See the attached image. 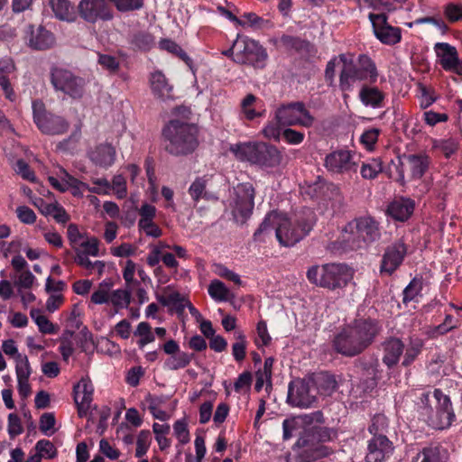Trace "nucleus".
<instances>
[{"label":"nucleus","instance_id":"obj_3","mask_svg":"<svg viewBox=\"0 0 462 462\" xmlns=\"http://www.w3.org/2000/svg\"><path fill=\"white\" fill-rule=\"evenodd\" d=\"M417 405L422 420L433 429H447L455 419L449 397L439 389L434 390L433 393L422 392Z\"/></svg>","mask_w":462,"mask_h":462},{"label":"nucleus","instance_id":"obj_58","mask_svg":"<svg viewBox=\"0 0 462 462\" xmlns=\"http://www.w3.org/2000/svg\"><path fill=\"white\" fill-rule=\"evenodd\" d=\"M119 12H130L143 7V0H109Z\"/></svg>","mask_w":462,"mask_h":462},{"label":"nucleus","instance_id":"obj_23","mask_svg":"<svg viewBox=\"0 0 462 462\" xmlns=\"http://www.w3.org/2000/svg\"><path fill=\"white\" fill-rule=\"evenodd\" d=\"M116 148L107 143H100L89 152L91 162L102 168L112 166L116 161Z\"/></svg>","mask_w":462,"mask_h":462},{"label":"nucleus","instance_id":"obj_6","mask_svg":"<svg viewBox=\"0 0 462 462\" xmlns=\"http://www.w3.org/2000/svg\"><path fill=\"white\" fill-rule=\"evenodd\" d=\"M340 60H342V66L339 75V88L342 91L353 90L354 84L357 81L366 79L371 83L376 81L378 76L376 67L366 55L359 56L357 63H355L346 54H340Z\"/></svg>","mask_w":462,"mask_h":462},{"label":"nucleus","instance_id":"obj_20","mask_svg":"<svg viewBox=\"0 0 462 462\" xmlns=\"http://www.w3.org/2000/svg\"><path fill=\"white\" fill-rule=\"evenodd\" d=\"M393 452V443L385 435L373 437L367 445L366 462H383Z\"/></svg>","mask_w":462,"mask_h":462},{"label":"nucleus","instance_id":"obj_13","mask_svg":"<svg viewBox=\"0 0 462 462\" xmlns=\"http://www.w3.org/2000/svg\"><path fill=\"white\" fill-rule=\"evenodd\" d=\"M316 402V388L310 380L295 379L289 383L287 402L293 407L307 409Z\"/></svg>","mask_w":462,"mask_h":462},{"label":"nucleus","instance_id":"obj_42","mask_svg":"<svg viewBox=\"0 0 462 462\" xmlns=\"http://www.w3.org/2000/svg\"><path fill=\"white\" fill-rule=\"evenodd\" d=\"M383 171V164L379 158H373L362 164L360 172L364 179H374Z\"/></svg>","mask_w":462,"mask_h":462},{"label":"nucleus","instance_id":"obj_57","mask_svg":"<svg viewBox=\"0 0 462 462\" xmlns=\"http://www.w3.org/2000/svg\"><path fill=\"white\" fill-rule=\"evenodd\" d=\"M272 337L267 329V324L264 320H260L256 326L255 344L258 347L267 346L271 342Z\"/></svg>","mask_w":462,"mask_h":462},{"label":"nucleus","instance_id":"obj_36","mask_svg":"<svg viewBox=\"0 0 462 462\" xmlns=\"http://www.w3.org/2000/svg\"><path fill=\"white\" fill-rule=\"evenodd\" d=\"M99 240L95 236H87L79 247L73 249L75 252V257H79V254H83L84 256L89 257H97L100 255L99 250Z\"/></svg>","mask_w":462,"mask_h":462},{"label":"nucleus","instance_id":"obj_24","mask_svg":"<svg viewBox=\"0 0 462 462\" xmlns=\"http://www.w3.org/2000/svg\"><path fill=\"white\" fill-rule=\"evenodd\" d=\"M209 180L210 177L204 175L196 178L192 181L188 192L194 202L198 203L200 199L208 201H215L218 199V197L215 192H211L207 189Z\"/></svg>","mask_w":462,"mask_h":462},{"label":"nucleus","instance_id":"obj_19","mask_svg":"<svg viewBox=\"0 0 462 462\" xmlns=\"http://www.w3.org/2000/svg\"><path fill=\"white\" fill-rule=\"evenodd\" d=\"M407 254V247L402 240H398L387 246L383 255L381 273L392 274L402 263Z\"/></svg>","mask_w":462,"mask_h":462},{"label":"nucleus","instance_id":"obj_1","mask_svg":"<svg viewBox=\"0 0 462 462\" xmlns=\"http://www.w3.org/2000/svg\"><path fill=\"white\" fill-rule=\"evenodd\" d=\"M315 221V214L310 208L303 209L292 218L282 213L272 211L266 215L254 236L255 240L265 241V237L272 236L274 230L279 244L290 247L310 232Z\"/></svg>","mask_w":462,"mask_h":462},{"label":"nucleus","instance_id":"obj_64","mask_svg":"<svg viewBox=\"0 0 462 462\" xmlns=\"http://www.w3.org/2000/svg\"><path fill=\"white\" fill-rule=\"evenodd\" d=\"M7 431L12 439L23 433V428L17 414L10 413L8 415Z\"/></svg>","mask_w":462,"mask_h":462},{"label":"nucleus","instance_id":"obj_56","mask_svg":"<svg viewBox=\"0 0 462 462\" xmlns=\"http://www.w3.org/2000/svg\"><path fill=\"white\" fill-rule=\"evenodd\" d=\"M213 272L215 274H217L219 277L225 278L226 280H229L236 284L240 285L241 284V279L240 276L234 273L233 271L229 270L227 267L221 263H215L213 265Z\"/></svg>","mask_w":462,"mask_h":462},{"label":"nucleus","instance_id":"obj_52","mask_svg":"<svg viewBox=\"0 0 462 462\" xmlns=\"http://www.w3.org/2000/svg\"><path fill=\"white\" fill-rule=\"evenodd\" d=\"M387 428V418L383 414H376L372 419V423L368 430L370 433L374 435V437H376L379 434L384 435L383 433L386 431Z\"/></svg>","mask_w":462,"mask_h":462},{"label":"nucleus","instance_id":"obj_22","mask_svg":"<svg viewBox=\"0 0 462 462\" xmlns=\"http://www.w3.org/2000/svg\"><path fill=\"white\" fill-rule=\"evenodd\" d=\"M48 180L50 184L57 190L61 192L69 190L75 197H81L83 187H87L86 183L74 178L63 169H60L56 176H50Z\"/></svg>","mask_w":462,"mask_h":462},{"label":"nucleus","instance_id":"obj_29","mask_svg":"<svg viewBox=\"0 0 462 462\" xmlns=\"http://www.w3.org/2000/svg\"><path fill=\"white\" fill-rule=\"evenodd\" d=\"M434 49L442 68L448 71L453 70L458 60L456 48L446 42H438Z\"/></svg>","mask_w":462,"mask_h":462},{"label":"nucleus","instance_id":"obj_60","mask_svg":"<svg viewBox=\"0 0 462 462\" xmlns=\"http://www.w3.org/2000/svg\"><path fill=\"white\" fill-rule=\"evenodd\" d=\"M13 278L15 279L14 284L19 288L29 289L34 282L35 277L32 272L28 269L17 273Z\"/></svg>","mask_w":462,"mask_h":462},{"label":"nucleus","instance_id":"obj_47","mask_svg":"<svg viewBox=\"0 0 462 462\" xmlns=\"http://www.w3.org/2000/svg\"><path fill=\"white\" fill-rule=\"evenodd\" d=\"M316 383L323 394L329 395L337 388L335 378L328 374H321L316 378Z\"/></svg>","mask_w":462,"mask_h":462},{"label":"nucleus","instance_id":"obj_33","mask_svg":"<svg viewBox=\"0 0 462 462\" xmlns=\"http://www.w3.org/2000/svg\"><path fill=\"white\" fill-rule=\"evenodd\" d=\"M447 449L439 446L424 448L411 460V462H448Z\"/></svg>","mask_w":462,"mask_h":462},{"label":"nucleus","instance_id":"obj_43","mask_svg":"<svg viewBox=\"0 0 462 462\" xmlns=\"http://www.w3.org/2000/svg\"><path fill=\"white\" fill-rule=\"evenodd\" d=\"M257 98L253 94H248L241 102V110L245 117L248 120H253L255 117L261 116L262 113L255 110V104Z\"/></svg>","mask_w":462,"mask_h":462},{"label":"nucleus","instance_id":"obj_26","mask_svg":"<svg viewBox=\"0 0 462 462\" xmlns=\"http://www.w3.org/2000/svg\"><path fill=\"white\" fill-rule=\"evenodd\" d=\"M415 203L409 198L395 199L387 208L388 214L398 221L407 220L414 210Z\"/></svg>","mask_w":462,"mask_h":462},{"label":"nucleus","instance_id":"obj_31","mask_svg":"<svg viewBox=\"0 0 462 462\" xmlns=\"http://www.w3.org/2000/svg\"><path fill=\"white\" fill-rule=\"evenodd\" d=\"M151 88L154 96L162 100L172 97V86L161 71H154L150 77Z\"/></svg>","mask_w":462,"mask_h":462},{"label":"nucleus","instance_id":"obj_37","mask_svg":"<svg viewBox=\"0 0 462 462\" xmlns=\"http://www.w3.org/2000/svg\"><path fill=\"white\" fill-rule=\"evenodd\" d=\"M208 292L216 301H227L232 298L230 290L219 280H212L208 285Z\"/></svg>","mask_w":462,"mask_h":462},{"label":"nucleus","instance_id":"obj_12","mask_svg":"<svg viewBox=\"0 0 462 462\" xmlns=\"http://www.w3.org/2000/svg\"><path fill=\"white\" fill-rule=\"evenodd\" d=\"M33 120L38 128L46 134H62L67 132L69 123L61 116L47 113L41 101L32 102Z\"/></svg>","mask_w":462,"mask_h":462},{"label":"nucleus","instance_id":"obj_4","mask_svg":"<svg viewBox=\"0 0 462 462\" xmlns=\"http://www.w3.org/2000/svg\"><path fill=\"white\" fill-rule=\"evenodd\" d=\"M198 127L190 123L172 119L163 128L166 151L175 156L192 152L198 146Z\"/></svg>","mask_w":462,"mask_h":462},{"label":"nucleus","instance_id":"obj_7","mask_svg":"<svg viewBox=\"0 0 462 462\" xmlns=\"http://www.w3.org/2000/svg\"><path fill=\"white\" fill-rule=\"evenodd\" d=\"M352 277L351 269L341 263L314 265L307 272V278L311 283L329 290L346 286Z\"/></svg>","mask_w":462,"mask_h":462},{"label":"nucleus","instance_id":"obj_14","mask_svg":"<svg viewBox=\"0 0 462 462\" xmlns=\"http://www.w3.org/2000/svg\"><path fill=\"white\" fill-rule=\"evenodd\" d=\"M254 189L249 182L240 183L234 189L232 197L233 214L236 218L247 219L254 207Z\"/></svg>","mask_w":462,"mask_h":462},{"label":"nucleus","instance_id":"obj_2","mask_svg":"<svg viewBox=\"0 0 462 462\" xmlns=\"http://www.w3.org/2000/svg\"><path fill=\"white\" fill-rule=\"evenodd\" d=\"M380 330L381 327L375 319H355L335 335L333 347L342 356H357L373 344Z\"/></svg>","mask_w":462,"mask_h":462},{"label":"nucleus","instance_id":"obj_38","mask_svg":"<svg viewBox=\"0 0 462 462\" xmlns=\"http://www.w3.org/2000/svg\"><path fill=\"white\" fill-rule=\"evenodd\" d=\"M132 291L133 290L127 287L113 291L110 293L109 302L117 309L127 308L131 302Z\"/></svg>","mask_w":462,"mask_h":462},{"label":"nucleus","instance_id":"obj_10","mask_svg":"<svg viewBox=\"0 0 462 462\" xmlns=\"http://www.w3.org/2000/svg\"><path fill=\"white\" fill-rule=\"evenodd\" d=\"M274 119L283 126L300 125L308 128L314 123V117L302 102L282 105L276 109Z\"/></svg>","mask_w":462,"mask_h":462},{"label":"nucleus","instance_id":"obj_21","mask_svg":"<svg viewBox=\"0 0 462 462\" xmlns=\"http://www.w3.org/2000/svg\"><path fill=\"white\" fill-rule=\"evenodd\" d=\"M26 44L32 50L45 51L55 44V37L52 32L42 26L29 25L25 36Z\"/></svg>","mask_w":462,"mask_h":462},{"label":"nucleus","instance_id":"obj_16","mask_svg":"<svg viewBox=\"0 0 462 462\" xmlns=\"http://www.w3.org/2000/svg\"><path fill=\"white\" fill-rule=\"evenodd\" d=\"M358 155L348 150H337L325 158L326 168L337 173L356 172Z\"/></svg>","mask_w":462,"mask_h":462},{"label":"nucleus","instance_id":"obj_45","mask_svg":"<svg viewBox=\"0 0 462 462\" xmlns=\"http://www.w3.org/2000/svg\"><path fill=\"white\" fill-rule=\"evenodd\" d=\"M42 213L52 217L58 223L65 224L69 217L65 209L58 204H47L42 209Z\"/></svg>","mask_w":462,"mask_h":462},{"label":"nucleus","instance_id":"obj_59","mask_svg":"<svg viewBox=\"0 0 462 462\" xmlns=\"http://www.w3.org/2000/svg\"><path fill=\"white\" fill-rule=\"evenodd\" d=\"M380 130L377 128H370L363 133L360 137L361 143L369 151H372L378 140Z\"/></svg>","mask_w":462,"mask_h":462},{"label":"nucleus","instance_id":"obj_54","mask_svg":"<svg viewBox=\"0 0 462 462\" xmlns=\"http://www.w3.org/2000/svg\"><path fill=\"white\" fill-rule=\"evenodd\" d=\"M174 435L181 445L189 442V432L185 420H179L173 424Z\"/></svg>","mask_w":462,"mask_h":462},{"label":"nucleus","instance_id":"obj_62","mask_svg":"<svg viewBox=\"0 0 462 462\" xmlns=\"http://www.w3.org/2000/svg\"><path fill=\"white\" fill-rule=\"evenodd\" d=\"M422 283L420 280L413 279L403 291V301L413 300L420 292Z\"/></svg>","mask_w":462,"mask_h":462},{"label":"nucleus","instance_id":"obj_25","mask_svg":"<svg viewBox=\"0 0 462 462\" xmlns=\"http://www.w3.org/2000/svg\"><path fill=\"white\" fill-rule=\"evenodd\" d=\"M93 392V385L87 378H82L78 384L74 386V400L78 405L79 415H81L84 410L88 408L92 401Z\"/></svg>","mask_w":462,"mask_h":462},{"label":"nucleus","instance_id":"obj_46","mask_svg":"<svg viewBox=\"0 0 462 462\" xmlns=\"http://www.w3.org/2000/svg\"><path fill=\"white\" fill-rule=\"evenodd\" d=\"M241 20L243 23L239 24L240 26H250L256 29H262L270 25L269 21L263 19L253 12L245 13L242 15Z\"/></svg>","mask_w":462,"mask_h":462},{"label":"nucleus","instance_id":"obj_28","mask_svg":"<svg viewBox=\"0 0 462 462\" xmlns=\"http://www.w3.org/2000/svg\"><path fill=\"white\" fill-rule=\"evenodd\" d=\"M358 97L365 106L380 108L383 106L385 95L376 87L363 85L360 88Z\"/></svg>","mask_w":462,"mask_h":462},{"label":"nucleus","instance_id":"obj_55","mask_svg":"<svg viewBox=\"0 0 462 462\" xmlns=\"http://www.w3.org/2000/svg\"><path fill=\"white\" fill-rule=\"evenodd\" d=\"M312 437L318 442L324 443L337 438V431L327 427H316L313 429Z\"/></svg>","mask_w":462,"mask_h":462},{"label":"nucleus","instance_id":"obj_44","mask_svg":"<svg viewBox=\"0 0 462 462\" xmlns=\"http://www.w3.org/2000/svg\"><path fill=\"white\" fill-rule=\"evenodd\" d=\"M134 336L140 337L138 346L141 348L155 340L154 335L152 332V328L147 322H140L138 324L134 331Z\"/></svg>","mask_w":462,"mask_h":462},{"label":"nucleus","instance_id":"obj_27","mask_svg":"<svg viewBox=\"0 0 462 462\" xmlns=\"http://www.w3.org/2000/svg\"><path fill=\"white\" fill-rule=\"evenodd\" d=\"M383 363L392 368L399 363L404 351V345L398 338H390L383 343Z\"/></svg>","mask_w":462,"mask_h":462},{"label":"nucleus","instance_id":"obj_53","mask_svg":"<svg viewBox=\"0 0 462 462\" xmlns=\"http://www.w3.org/2000/svg\"><path fill=\"white\" fill-rule=\"evenodd\" d=\"M246 340L242 332L236 334V341L232 345V354L234 358L240 362L245 356Z\"/></svg>","mask_w":462,"mask_h":462},{"label":"nucleus","instance_id":"obj_15","mask_svg":"<svg viewBox=\"0 0 462 462\" xmlns=\"http://www.w3.org/2000/svg\"><path fill=\"white\" fill-rule=\"evenodd\" d=\"M78 12L84 21L90 23L110 21L114 17L113 10L106 0H80Z\"/></svg>","mask_w":462,"mask_h":462},{"label":"nucleus","instance_id":"obj_9","mask_svg":"<svg viewBox=\"0 0 462 462\" xmlns=\"http://www.w3.org/2000/svg\"><path fill=\"white\" fill-rule=\"evenodd\" d=\"M236 50L235 62L248 64L254 67H262L267 58L265 50L258 42L238 34L234 42Z\"/></svg>","mask_w":462,"mask_h":462},{"label":"nucleus","instance_id":"obj_32","mask_svg":"<svg viewBox=\"0 0 462 462\" xmlns=\"http://www.w3.org/2000/svg\"><path fill=\"white\" fill-rule=\"evenodd\" d=\"M411 171V176L414 180L420 179L427 171L430 160L425 153L410 154L404 157Z\"/></svg>","mask_w":462,"mask_h":462},{"label":"nucleus","instance_id":"obj_63","mask_svg":"<svg viewBox=\"0 0 462 462\" xmlns=\"http://www.w3.org/2000/svg\"><path fill=\"white\" fill-rule=\"evenodd\" d=\"M35 449L41 457L52 458L56 456V448L54 445L47 439L39 440L36 443Z\"/></svg>","mask_w":462,"mask_h":462},{"label":"nucleus","instance_id":"obj_40","mask_svg":"<svg viewBox=\"0 0 462 462\" xmlns=\"http://www.w3.org/2000/svg\"><path fill=\"white\" fill-rule=\"evenodd\" d=\"M423 341L419 337H411L403 356L402 365L409 366L420 354Z\"/></svg>","mask_w":462,"mask_h":462},{"label":"nucleus","instance_id":"obj_18","mask_svg":"<svg viewBox=\"0 0 462 462\" xmlns=\"http://www.w3.org/2000/svg\"><path fill=\"white\" fill-rule=\"evenodd\" d=\"M375 37L383 44L394 45L401 42L402 32L398 27H393L387 23L385 14H369Z\"/></svg>","mask_w":462,"mask_h":462},{"label":"nucleus","instance_id":"obj_49","mask_svg":"<svg viewBox=\"0 0 462 462\" xmlns=\"http://www.w3.org/2000/svg\"><path fill=\"white\" fill-rule=\"evenodd\" d=\"M136 264L132 260H127L123 270V278L125 281V287L130 290L135 289L139 285V282L134 279Z\"/></svg>","mask_w":462,"mask_h":462},{"label":"nucleus","instance_id":"obj_61","mask_svg":"<svg viewBox=\"0 0 462 462\" xmlns=\"http://www.w3.org/2000/svg\"><path fill=\"white\" fill-rule=\"evenodd\" d=\"M67 234L72 249L79 247V245L88 236V235L81 233L75 224L69 225Z\"/></svg>","mask_w":462,"mask_h":462},{"label":"nucleus","instance_id":"obj_5","mask_svg":"<svg viewBox=\"0 0 462 462\" xmlns=\"http://www.w3.org/2000/svg\"><path fill=\"white\" fill-rule=\"evenodd\" d=\"M230 152L241 162L264 168H273L282 162V155L273 145L263 142L239 143L230 146Z\"/></svg>","mask_w":462,"mask_h":462},{"label":"nucleus","instance_id":"obj_11","mask_svg":"<svg viewBox=\"0 0 462 462\" xmlns=\"http://www.w3.org/2000/svg\"><path fill=\"white\" fill-rule=\"evenodd\" d=\"M51 81L56 91H60L72 98H79L84 93V79L68 69H52Z\"/></svg>","mask_w":462,"mask_h":462},{"label":"nucleus","instance_id":"obj_39","mask_svg":"<svg viewBox=\"0 0 462 462\" xmlns=\"http://www.w3.org/2000/svg\"><path fill=\"white\" fill-rule=\"evenodd\" d=\"M192 357L191 354L179 351L165 361L164 367L169 370L184 368L190 363Z\"/></svg>","mask_w":462,"mask_h":462},{"label":"nucleus","instance_id":"obj_48","mask_svg":"<svg viewBox=\"0 0 462 462\" xmlns=\"http://www.w3.org/2000/svg\"><path fill=\"white\" fill-rule=\"evenodd\" d=\"M15 374L17 380L29 379L32 369L26 356H17V360L15 361Z\"/></svg>","mask_w":462,"mask_h":462},{"label":"nucleus","instance_id":"obj_34","mask_svg":"<svg viewBox=\"0 0 462 462\" xmlns=\"http://www.w3.org/2000/svg\"><path fill=\"white\" fill-rule=\"evenodd\" d=\"M15 66L12 59L5 58L0 60V86L5 97L11 101L14 100L15 95L11 87L7 75L14 72Z\"/></svg>","mask_w":462,"mask_h":462},{"label":"nucleus","instance_id":"obj_17","mask_svg":"<svg viewBox=\"0 0 462 462\" xmlns=\"http://www.w3.org/2000/svg\"><path fill=\"white\" fill-rule=\"evenodd\" d=\"M301 194L310 199L331 200L333 207L335 204L340 205L343 201L338 187L319 178L314 183L301 187Z\"/></svg>","mask_w":462,"mask_h":462},{"label":"nucleus","instance_id":"obj_35","mask_svg":"<svg viewBox=\"0 0 462 462\" xmlns=\"http://www.w3.org/2000/svg\"><path fill=\"white\" fill-rule=\"evenodd\" d=\"M55 17L61 21L73 22L75 13L69 0H50Z\"/></svg>","mask_w":462,"mask_h":462},{"label":"nucleus","instance_id":"obj_30","mask_svg":"<svg viewBox=\"0 0 462 462\" xmlns=\"http://www.w3.org/2000/svg\"><path fill=\"white\" fill-rule=\"evenodd\" d=\"M300 448H302L300 457L302 462H309L320 457H327L330 453V449L323 445H317L315 447L309 445V440L305 436L300 438L296 443Z\"/></svg>","mask_w":462,"mask_h":462},{"label":"nucleus","instance_id":"obj_51","mask_svg":"<svg viewBox=\"0 0 462 462\" xmlns=\"http://www.w3.org/2000/svg\"><path fill=\"white\" fill-rule=\"evenodd\" d=\"M151 433L149 430H141L136 440L135 456L142 457L146 454L151 444Z\"/></svg>","mask_w":462,"mask_h":462},{"label":"nucleus","instance_id":"obj_50","mask_svg":"<svg viewBox=\"0 0 462 462\" xmlns=\"http://www.w3.org/2000/svg\"><path fill=\"white\" fill-rule=\"evenodd\" d=\"M72 333L66 331L60 337V345L59 351L62 356L64 361H68L74 352V344L71 340Z\"/></svg>","mask_w":462,"mask_h":462},{"label":"nucleus","instance_id":"obj_8","mask_svg":"<svg viewBox=\"0 0 462 462\" xmlns=\"http://www.w3.org/2000/svg\"><path fill=\"white\" fill-rule=\"evenodd\" d=\"M344 232L346 234L345 240L356 246H361V243H374L381 236L380 224L371 216L356 217L347 223Z\"/></svg>","mask_w":462,"mask_h":462},{"label":"nucleus","instance_id":"obj_41","mask_svg":"<svg viewBox=\"0 0 462 462\" xmlns=\"http://www.w3.org/2000/svg\"><path fill=\"white\" fill-rule=\"evenodd\" d=\"M31 318L38 326L39 330L43 334H55V326L42 314L40 310L32 309L30 312Z\"/></svg>","mask_w":462,"mask_h":462}]
</instances>
